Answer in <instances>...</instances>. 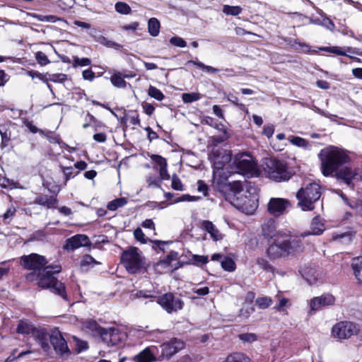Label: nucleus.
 I'll return each instance as SVG.
<instances>
[{"label":"nucleus","instance_id":"f257e3e1","mask_svg":"<svg viewBox=\"0 0 362 362\" xmlns=\"http://www.w3.org/2000/svg\"><path fill=\"white\" fill-rule=\"evenodd\" d=\"M209 158L213 163V187L219 192L232 205L246 214H252L257 208V188L247 186L245 180L228 182L231 177L230 166L226 164L231 160L230 151L223 148H213Z\"/></svg>","mask_w":362,"mask_h":362},{"label":"nucleus","instance_id":"f03ea898","mask_svg":"<svg viewBox=\"0 0 362 362\" xmlns=\"http://www.w3.org/2000/svg\"><path fill=\"white\" fill-rule=\"evenodd\" d=\"M47 264L46 258L36 253L21 257V264L26 269L34 271L27 274V280L37 279L40 288H50L54 293L66 299L65 287L55 276L62 271V267L59 264L46 266Z\"/></svg>","mask_w":362,"mask_h":362},{"label":"nucleus","instance_id":"7ed1b4c3","mask_svg":"<svg viewBox=\"0 0 362 362\" xmlns=\"http://www.w3.org/2000/svg\"><path fill=\"white\" fill-rule=\"evenodd\" d=\"M303 250L302 238L285 231L269 245L267 255L270 259L293 258L301 254Z\"/></svg>","mask_w":362,"mask_h":362},{"label":"nucleus","instance_id":"20e7f679","mask_svg":"<svg viewBox=\"0 0 362 362\" xmlns=\"http://www.w3.org/2000/svg\"><path fill=\"white\" fill-rule=\"evenodd\" d=\"M320 160V170L325 177H331L343 165L350 161L346 151L334 146L322 149L318 153Z\"/></svg>","mask_w":362,"mask_h":362},{"label":"nucleus","instance_id":"39448f33","mask_svg":"<svg viewBox=\"0 0 362 362\" xmlns=\"http://www.w3.org/2000/svg\"><path fill=\"white\" fill-rule=\"evenodd\" d=\"M34 339L47 354L50 352L51 345L59 355L65 356L70 353L67 343L59 332L49 334L45 329H40L34 332Z\"/></svg>","mask_w":362,"mask_h":362},{"label":"nucleus","instance_id":"423d86ee","mask_svg":"<svg viewBox=\"0 0 362 362\" xmlns=\"http://www.w3.org/2000/svg\"><path fill=\"white\" fill-rule=\"evenodd\" d=\"M262 168L266 177L275 182H285L293 175L286 162L274 158H265Z\"/></svg>","mask_w":362,"mask_h":362},{"label":"nucleus","instance_id":"0eeeda50","mask_svg":"<svg viewBox=\"0 0 362 362\" xmlns=\"http://www.w3.org/2000/svg\"><path fill=\"white\" fill-rule=\"evenodd\" d=\"M230 166L231 175L235 173L247 177L257 176V164L252 157L247 153L237 154Z\"/></svg>","mask_w":362,"mask_h":362},{"label":"nucleus","instance_id":"6e6552de","mask_svg":"<svg viewBox=\"0 0 362 362\" xmlns=\"http://www.w3.org/2000/svg\"><path fill=\"white\" fill-rule=\"evenodd\" d=\"M321 196L320 186L317 183H310L305 187H301L296 194L298 200V206L303 211H312L314 209V203Z\"/></svg>","mask_w":362,"mask_h":362},{"label":"nucleus","instance_id":"1a4fd4ad","mask_svg":"<svg viewBox=\"0 0 362 362\" xmlns=\"http://www.w3.org/2000/svg\"><path fill=\"white\" fill-rule=\"evenodd\" d=\"M121 262L131 274H135L143 266L141 253L137 247H132L122 254Z\"/></svg>","mask_w":362,"mask_h":362},{"label":"nucleus","instance_id":"9d476101","mask_svg":"<svg viewBox=\"0 0 362 362\" xmlns=\"http://www.w3.org/2000/svg\"><path fill=\"white\" fill-rule=\"evenodd\" d=\"M359 326L352 322L341 321L336 323L332 328V334L339 339H349L358 334Z\"/></svg>","mask_w":362,"mask_h":362},{"label":"nucleus","instance_id":"9b49d317","mask_svg":"<svg viewBox=\"0 0 362 362\" xmlns=\"http://www.w3.org/2000/svg\"><path fill=\"white\" fill-rule=\"evenodd\" d=\"M360 170L357 168H353L349 165H343L333 175L339 182L346 185L348 187H353L354 182L361 180Z\"/></svg>","mask_w":362,"mask_h":362},{"label":"nucleus","instance_id":"f8f14e48","mask_svg":"<svg viewBox=\"0 0 362 362\" xmlns=\"http://www.w3.org/2000/svg\"><path fill=\"white\" fill-rule=\"evenodd\" d=\"M100 337L107 346H114L124 341L127 334L117 327H107L103 329Z\"/></svg>","mask_w":362,"mask_h":362},{"label":"nucleus","instance_id":"ddd939ff","mask_svg":"<svg viewBox=\"0 0 362 362\" xmlns=\"http://www.w3.org/2000/svg\"><path fill=\"white\" fill-rule=\"evenodd\" d=\"M157 302L168 313L182 309L184 305L183 301L180 298H176L172 293L163 295L158 298Z\"/></svg>","mask_w":362,"mask_h":362},{"label":"nucleus","instance_id":"4468645a","mask_svg":"<svg viewBox=\"0 0 362 362\" xmlns=\"http://www.w3.org/2000/svg\"><path fill=\"white\" fill-rule=\"evenodd\" d=\"M291 206L288 199L283 198H271L267 204L268 211L274 216H280Z\"/></svg>","mask_w":362,"mask_h":362},{"label":"nucleus","instance_id":"2eb2a0df","mask_svg":"<svg viewBox=\"0 0 362 362\" xmlns=\"http://www.w3.org/2000/svg\"><path fill=\"white\" fill-rule=\"evenodd\" d=\"M90 245L91 242L88 235L77 234L66 240L64 248L66 250H74L81 247H88Z\"/></svg>","mask_w":362,"mask_h":362},{"label":"nucleus","instance_id":"dca6fc26","mask_svg":"<svg viewBox=\"0 0 362 362\" xmlns=\"http://www.w3.org/2000/svg\"><path fill=\"white\" fill-rule=\"evenodd\" d=\"M334 302L335 298L332 295L329 293H325L310 300V309L311 311H317L324 307L333 305Z\"/></svg>","mask_w":362,"mask_h":362},{"label":"nucleus","instance_id":"f3484780","mask_svg":"<svg viewBox=\"0 0 362 362\" xmlns=\"http://www.w3.org/2000/svg\"><path fill=\"white\" fill-rule=\"evenodd\" d=\"M162 351L166 356H171L185 347L183 341L177 339H173L167 343H164L162 346Z\"/></svg>","mask_w":362,"mask_h":362},{"label":"nucleus","instance_id":"a211bd4d","mask_svg":"<svg viewBox=\"0 0 362 362\" xmlns=\"http://www.w3.org/2000/svg\"><path fill=\"white\" fill-rule=\"evenodd\" d=\"M285 231H277L276 223L274 219L270 218L262 226V234L268 239H273L274 240L278 238L279 235Z\"/></svg>","mask_w":362,"mask_h":362},{"label":"nucleus","instance_id":"6ab92c4d","mask_svg":"<svg viewBox=\"0 0 362 362\" xmlns=\"http://www.w3.org/2000/svg\"><path fill=\"white\" fill-rule=\"evenodd\" d=\"M81 328L85 332L93 337H100L103 329L93 320L83 322Z\"/></svg>","mask_w":362,"mask_h":362},{"label":"nucleus","instance_id":"aec40b11","mask_svg":"<svg viewBox=\"0 0 362 362\" xmlns=\"http://www.w3.org/2000/svg\"><path fill=\"white\" fill-rule=\"evenodd\" d=\"M202 228L209 233L210 237L214 240H221L223 238L221 233L216 227V226L210 221H203Z\"/></svg>","mask_w":362,"mask_h":362},{"label":"nucleus","instance_id":"412c9836","mask_svg":"<svg viewBox=\"0 0 362 362\" xmlns=\"http://www.w3.org/2000/svg\"><path fill=\"white\" fill-rule=\"evenodd\" d=\"M325 230V226L323 223L321 221L318 216L315 217L311 222L310 231L308 233H304L302 234L303 237L308 235H320Z\"/></svg>","mask_w":362,"mask_h":362},{"label":"nucleus","instance_id":"4be33fe9","mask_svg":"<svg viewBox=\"0 0 362 362\" xmlns=\"http://www.w3.org/2000/svg\"><path fill=\"white\" fill-rule=\"evenodd\" d=\"M136 362H153L156 361V356L153 352L152 348L147 347L134 358Z\"/></svg>","mask_w":362,"mask_h":362},{"label":"nucleus","instance_id":"5701e85b","mask_svg":"<svg viewBox=\"0 0 362 362\" xmlns=\"http://www.w3.org/2000/svg\"><path fill=\"white\" fill-rule=\"evenodd\" d=\"M35 329L32 323L28 320H21L17 326V332L22 334H33L34 337V332L39 330Z\"/></svg>","mask_w":362,"mask_h":362},{"label":"nucleus","instance_id":"b1692460","mask_svg":"<svg viewBox=\"0 0 362 362\" xmlns=\"http://www.w3.org/2000/svg\"><path fill=\"white\" fill-rule=\"evenodd\" d=\"M35 202L39 205L47 206L48 208H57V199L52 196H40L36 198Z\"/></svg>","mask_w":362,"mask_h":362},{"label":"nucleus","instance_id":"393cba45","mask_svg":"<svg viewBox=\"0 0 362 362\" xmlns=\"http://www.w3.org/2000/svg\"><path fill=\"white\" fill-rule=\"evenodd\" d=\"M351 268L356 279L362 284V257H358L352 259Z\"/></svg>","mask_w":362,"mask_h":362},{"label":"nucleus","instance_id":"a878e982","mask_svg":"<svg viewBox=\"0 0 362 362\" xmlns=\"http://www.w3.org/2000/svg\"><path fill=\"white\" fill-rule=\"evenodd\" d=\"M347 52L356 54L358 55H362V53L359 52L358 49L356 48H351L350 47H347L345 48H342L341 47L334 46L332 47L331 53L335 54L339 56H347L350 58H352V57L349 56Z\"/></svg>","mask_w":362,"mask_h":362},{"label":"nucleus","instance_id":"bb28decb","mask_svg":"<svg viewBox=\"0 0 362 362\" xmlns=\"http://www.w3.org/2000/svg\"><path fill=\"white\" fill-rule=\"evenodd\" d=\"M95 40L97 42L109 48H115L116 49H119L122 47V46L120 44H118L112 40H108L107 37L101 35L96 36L95 37Z\"/></svg>","mask_w":362,"mask_h":362},{"label":"nucleus","instance_id":"cd10ccee","mask_svg":"<svg viewBox=\"0 0 362 362\" xmlns=\"http://www.w3.org/2000/svg\"><path fill=\"white\" fill-rule=\"evenodd\" d=\"M223 362H252L244 354L233 353L228 356Z\"/></svg>","mask_w":362,"mask_h":362},{"label":"nucleus","instance_id":"c85d7f7f","mask_svg":"<svg viewBox=\"0 0 362 362\" xmlns=\"http://www.w3.org/2000/svg\"><path fill=\"white\" fill-rule=\"evenodd\" d=\"M148 33L153 37H156L160 32V22L156 18H151L148 23Z\"/></svg>","mask_w":362,"mask_h":362},{"label":"nucleus","instance_id":"c756f323","mask_svg":"<svg viewBox=\"0 0 362 362\" xmlns=\"http://www.w3.org/2000/svg\"><path fill=\"white\" fill-rule=\"evenodd\" d=\"M306 269H301L300 270L303 278L305 279L310 285L315 284L318 279L317 275L315 274V272H313L312 269H309L308 272Z\"/></svg>","mask_w":362,"mask_h":362},{"label":"nucleus","instance_id":"7c9ffc66","mask_svg":"<svg viewBox=\"0 0 362 362\" xmlns=\"http://www.w3.org/2000/svg\"><path fill=\"white\" fill-rule=\"evenodd\" d=\"M59 168L64 175L65 185L66 184L68 180H69L71 178H74L79 173V171H76L75 169L71 166L65 167L62 165H60Z\"/></svg>","mask_w":362,"mask_h":362},{"label":"nucleus","instance_id":"2f4dec72","mask_svg":"<svg viewBox=\"0 0 362 362\" xmlns=\"http://www.w3.org/2000/svg\"><path fill=\"white\" fill-rule=\"evenodd\" d=\"M288 140L293 145L296 146L303 148L304 149L310 148L309 142L303 138L299 136H291V138H288Z\"/></svg>","mask_w":362,"mask_h":362},{"label":"nucleus","instance_id":"473e14b6","mask_svg":"<svg viewBox=\"0 0 362 362\" xmlns=\"http://www.w3.org/2000/svg\"><path fill=\"white\" fill-rule=\"evenodd\" d=\"M354 235L351 232L336 233L333 235L332 239L341 243H348L353 239Z\"/></svg>","mask_w":362,"mask_h":362},{"label":"nucleus","instance_id":"72a5a7b5","mask_svg":"<svg viewBox=\"0 0 362 362\" xmlns=\"http://www.w3.org/2000/svg\"><path fill=\"white\" fill-rule=\"evenodd\" d=\"M187 64H192L209 74H216L219 71L218 69L211 66L206 65L204 63L199 61L189 60L188 61Z\"/></svg>","mask_w":362,"mask_h":362},{"label":"nucleus","instance_id":"f704fd0d","mask_svg":"<svg viewBox=\"0 0 362 362\" xmlns=\"http://www.w3.org/2000/svg\"><path fill=\"white\" fill-rule=\"evenodd\" d=\"M255 308L252 303H245L243 305L242 308L240 310L239 315L240 317L247 319L248 318L251 314L254 312Z\"/></svg>","mask_w":362,"mask_h":362},{"label":"nucleus","instance_id":"c9c22d12","mask_svg":"<svg viewBox=\"0 0 362 362\" xmlns=\"http://www.w3.org/2000/svg\"><path fill=\"white\" fill-rule=\"evenodd\" d=\"M127 200L124 197L115 199L107 204V208L110 211H115L118 208L126 205Z\"/></svg>","mask_w":362,"mask_h":362},{"label":"nucleus","instance_id":"e433bc0d","mask_svg":"<svg viewBox=\"0 0 362 362\" xmlns=\"http://www.w3.org/2000/svg\"><path fill=\"white\" fill-rule=\"evenodd\" d=\"M221 267L227 272H231L235 271L236 266L233 259L230 257H226L221 261Z\"/></svg>","mask_w":362,"mask_h":362},{"label":"nucleus","instance_id":"4c0bfd02","mask_svg":"<svg viewBox=\"0 0 362 362\" xmlns=\"http://www.w3.org/2000/svg\"><path fill=\"white\" fill-rule=\"evenodd\" d=\"M111 83L117 88H125L127 86V82L124 80L120 73H117L110 77Z\"/></svg>","mask_w":362,"mask_h":362},{"label":"nucleus","instance_id":"58836bf2","mask_svg":"<svg viewBox=\"0 0 362 362\" xmlns=\"http://www.w3.org/2000/svg\"><path fill=\"white\" fill-rule=\"evenodd\" d=\"M243 9L239 6H229V5H225L223 8V12L226 15L228 16H238L240 13H241Z\"/></svg>","mask_w":362,"mask_h":362},{"label":"nucleus","instance_id":"ea45409f","mask_svg":"<svg viewBox=\"0 0 362 362\" xmlns=\"http://www.w3.org/2000/svg\"><path fill=\"white\" fill-rule=\"evenodd\" d=\"M201 95L199 93H186L182 95V99L185 103H191L199 100Z\"/></svg>","mask_w":362,"mask_h":362},{"label":"nucleus","instance_id":"a19ab883","mask_svg":"<svg viewBox=\"0 0 362 362\" xmlns=\"http://www.w3.org/2000/svg\"><path fill=\"white\" fill-rule=\"evenodd\" d=\"M148 93L149 96L158 101H162L165 98L163 93L159 89L152 86H150Z\"/></svg>","mask_w":362,"mask_h":362},{"label":"nucleus","instance_id":"79ce46f5","mask_svg":"<svg viewBox=\"0 0 362 362\" xmlns=\"http://www.w3.org/2000/svg\"><path fill=\"white\" fill-rule=\"evenodd\" d=\"M115 8L117 12L124 15L130 13L132 11L130 6L124 2L116 3Z\"/></svg>","mask_w":362,"mask_h":362},{"label":"nucleus","instance_id":"37998d69","mask_svg":"<svg viewBox=\"0 0 362 362\" xmlns=\"http://www.w3.org/2000/svg\"><path fill=\"white\" fill-rule=\"evenodd\" d=\"M178 257V253L175 251H171L168 255L166 259L160 260L158 264L163 265L165 267H168L172 261L176 260Z\"/></svg>","mask_w":362,"mask_h":362},{"label":"nucleus","instance_id":"c03bdc74","mask_svg":"<svg viewBox=\"0 0 362 362\" xmlns=\"http://www.w3.org/2000/svg\"><path fill=\"white\" fill-rule=\"evenodd\" d=\"M98 264V262L90 255H85L81 261V267H93L95 264Z\"/></svg>","mask_w":362,"mask_h":362},{"label":"nucleus","instance_id":"a18cd8bd","mask_svg":"<svg viewBox=\"0 0 362 362\" xmlns=\"http://www.w3.org/2000/svg\"><path fill=\"white\" fill-rule=\"evenodd\" d=\"M272 303V300L269 297H261L256 300V304L261 309H265L269 307Z\"/></svg>","mask_w":362,"mask_h":362},{"label":"nucleus","instance_id":"49530a36","mask_svg":"<svg viewBox=\"0 0 362 362\" xmlns=\"http://www.w3.org/2000/svg\"><path fill=\"white\" fill-rule=\"evenodd\" d=\"M0 134L1 136V147L4 148L8 145L11 134L6 132L5 126L0 125Z\"/></svg>","mask_w":362,"mask_h":362},{"label":"nucleus","instance_id":"de8ad7c7","mask_svg":"<svg viewBox=\"0 0 362 362\" xmlns=\"http://www.w3.org/2000/svg\"><path fill=\"white\" fill-rule=\"evenodd\" d=\"M201 199L200 197L192 196L189 194H183L180 196L173 201V203H178L182 202H197Z\"/></svg>","mask_w":362,"mask_h":362},{"label":"nucleus","instance_id":"09e8293b","mask_svg":"<svg viewBox=\"0 0 362 362\" xmlns=\"http://www.w3.org/2000/svg\"><path fill=\"white\" fill-rule=\"evenodd\" d=\"M257 264L259 265V267L263 269L264 270L267 272H273L274 267L269 263V262L264 259V258H258L257 259Z\"/></svg>","mask_w":362,"mask_h":362},{"label":"nucleus","instance_id":"8fccbe9b","mask_svg":"<svg viewBox=\"0 0 362 362\" xmlns=\"http://www.w3.org/2000/svg\"><path fill=\"white\" fill-rule=\"evenodd\" d=\"M276 298L278 300L279 303L275 305L274 308L279 311L284 310V308L287 305L288 303V300L286 298L281 297L279 294L276 296Z\"/></svg>","mask_w":362,"mask_h":362},{"label":"nucleus","instance_id":"3c124183","mask_svg":"<svg viewBox=\"0 0 362 362\" xmlns=\"http://www.w3.org/2000/svg\"><path fill=\"white\" fill-rule=\"evenodd\" d=\"M35 58L37 63L42 66L47 65L50 62L46 54L42 52H37L35 54Z\"/></svg>","mask_w":362,"mask_h":362},{"label":"nucleus","instance_id":"603ef678","mask_svg":"<svg viewBox=\"0 0 362 362\" xmlns=\"http://www.w3.org/2000/svg\"><path fill=\"white\" fill-rule=\"evenodd\" d=\"M171 187L175 190H183V185L182 184V182L176 175H173L172 177Z\"/></svg>","mask_w":362,"mask_h":362},{"label":"nucleus","instance_id":"864d4df0","mask_svg":"<svg viewBox=\"0 0 362 362\" xmlns=\"http://www.w3.org/2000/svg\"><path fill=\"white\" fill-rule=\"evenodd\" d=\"M146 182L148 184V187H160V182L158 178L156 176H148L146 177Z\"/></svg>","mask_w":362,"mask_h":362},{"label":"nucleus","instance_id":"5fc2aeb1","mask_svg":"<svg viewBox=\"0 0 362 362\" xmlns=\"http://www.w3.org/2000/svg\"><path fill=\"white\" fill-rule=\"evenodd\" d=\"M170 42L171 45L178 47H185L187 45V42L184 39L180 37H173L170 40Z\"/></svg>","mask_w":362,"mask_h":362},{"label":"nucleus","instance_id":"6e6d98bb","mask_svg":"<svg viewBox=\"0 0 362 362\" xmlns=\"http://www.w3.org/2000/svg\"><path fill=\"white\" fill-rule=\"evenodd\" d=\"M91 64V60L89 58H78L75 57L74 59V66H86Z\"/></svg>","mask_w":362,"mask_h":362},{"label":"nucleus","instance_id":"4d7b16f0","mask_svg":"<svg viewBox=\"0 0 362 362\" xmlns=\"http://www.w3.org/2000/svg\"><path fill=\"white\" fill-rule=\"evenodd\" d=\"M239 339L244 342H253L257 340V336L253 333L239 334Z\"/></svg>","mask_w":362,"mask_h":362},{"label":"nucleus","instance_id":"13d9d810","mask_svg":"<svg viewBox=\"0 0 362 362\" xmlns=\"http://www.w3.org/2000/svg\"><path fill=\"white\" fill-rule=\"evenodd\" d=\"M49 79L54 83H62L66 80V75L64 74H56L49 76Z\"/></svg>","mask_w":362,"mask_h":362},{"label":"nucleus","instance_id":"bf43d9fd","mask_svg":"<svg viewBox=\"0 0 362 362\" xmlns=\"http://www.w3.org/2000/svg\"><path fill=\"white\" fill-rule=\"evenodd\" d=\"M151 158L153 162H155L159 166V168L167 165L166 160L160 156L151 155Z\"/></svg>","mask_w":362,"mask_h":362},{"label":"nucleus","instance_id":"052dcab7","mask_svg":"<svg viewBox=\"0 0 362 362\" xmlns=\"http://www.w3.org/2000/svg\"><path fill=\"white\" fill-rule=\"evenodd\" d=\"M274 132V127L273 124H267L263 127L262 134L267 138H271Z\"/></svg>","mask_w":362,"mask_h":362},{"label":"nucleus","instance_id":"680f3d73","mask_svg":"<svg viewBox=\"0 0 362 362\" xmlns=\"http://www.w3.org/2000/svg\"><path fill=\"white\" fill-rule=\"evenodd\" d=\"M131 333L140 339H148L149 338V334L147 333L145 330L143 329H133L131 331Z\"/></svg>","mask_w":362,"mask_h":362},{"label":"nucleus","instance_id":"e2e57ef3","mask_svg":"<svg viewBox=\"0 0 362 362\" xmlns=\"http://www.w3.org/2000/svg\"><path fill=\"white\" fill-rule=\"evenodd\" d=\"M134 235L136 240L142 243H146L145 235L141 228H138L135 229L134 231Z\"/></svg>","mask_w":362,"mask_h":362},{"label":"nucleus","instance_id":"0e129e2a","mask_svg":"<svg viewBox=\"0 0 362 362\" xmlns=\"http://www.w3.org/2000/svg\"><path fill=\"white\" fill-rule=\"evenodd\" d=\"M152 243L153 244V247L155 250L159 249L161 251H164L165 246L168 244V242L158 240H153Z\"/></svg>","mask_w":362,"mask_h":362},{"label":"nucleus","instance_id":"69168bd1","mask_svg":"<svg viewBox=\"0 0 362 362\" xmlns=\"http://www.w3.org/2000/svg\"><path fill=\"white\" fill-rule=\"evenodd\" d=\"M159 175L162 180H167L170 178V175L167 170V165L159 168Z\"/></svg>","mask_w":362,"mask_h":362},{"label":"nucleus","instance_id":"338daca9","mask_svg":"<svg viewBox=\"0 0 362 362\" xmlns=\"http://www.w3.org/2000/svg\"><path fill=\"white\" fill-rule=\"evenodd\" d=\"M197 190L199 192L203 193L204 196L207 194L208 187L202 180H199L197 182Z\"/></svg>","mask_w":362,"mask_h":362},{"label":"nucleus","instance_id":"774afa93","mask_svg":"<svg viewBox=\"0 0 362 362\" xmlns=\"http://www.w3.org/2000/svg\"><path fill=\"white\" fill-rule=\"evenodd\" d=\"M83 78L85 80L93 81L95 78V73L91 69H86L83 71Z\"/></svg>","mask_w":362,"mask_h":362}]
</instances>
